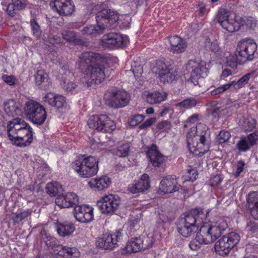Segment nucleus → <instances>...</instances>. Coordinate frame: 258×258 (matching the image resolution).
Wrapping results in <instances>:
<instances>
[{"instance_id":"nucleus-1","label":"nucleus","mask_w":258,"mask_h":258,"mask_svg":"<svg viewBox=\"0 0 258 258\" xmlns=\"http://www.w3.org/2000/svg\"><path fill=\"white\" fill-rule=\"evenodd\" d=\"M186 141L190 152L203 155L209 150L210 131L204 124L194 126L187 133Z\"/></svg>"},{"instance_id":"nucleus-2","label":"nucleus","mask_w":258,"mask_h":258,"mask_svg":"<svg viewBox=\"0 0 258 258\" xmlns=\"http://www.w3.org/2000/svg\"><path fill=\"white\" fill-rule=\"evenodd\" d=\"M8 134L12 143L18 147H24L32 142V129L20 118H15L8 125Z\"/></svg>"},{"instance_id":"nucleus-3","label":"nucleus","mask_w":258,"mask_h":258,"mask_svg":"<svg viewBox=\"0 0 258 258\" xmlns=\"http://www.w3.org/2000/svg\"><path fill=\"white\" fill-rule=\"evenodd\" d=\"M119 20V16L117 13L110 9H104L96 14L97 25H91L84 27L82 33L84 35L96 37L102 34L106 29L115 27L116 23Z\"/></svg>"},{"instance_id":"nucleus-4","label":"nucleus","mask_w":258,"mask_h":258,"mask_svg":"<svg viewBox=\"0 0 258 258\" xmlns=\"http://www.w3.org/2000/svg\"><path fill=\"white\" fill-rule=\"evenodd\" d=\"M204 218V214L198 209L182 215L177 223L178 232L183 237L190 236L198 231Z\"/></svg>"},{"instance_id":"nucleus-5","label":"nucleus","mask_w":258,"mask_h":258,"mask_svg":"<svg viewBox=\"0 0 258 258\" xmlns=\"http://www.w3.org/2000/svg\"><path fill=\"white\" fill-rule=\"evenodd\" d=\"M73 167L82 177H90L98 172V161L94 156L80 155L73 163Z\"/></svg>"},{"instance_id":"nucleus-6","label":"nucleus","mask_w":258,"mask_h":258,"mask_svg":"<svg viewBox=\"0 0 258 258\" xmlns=\"http://www.w3.org/2000/svg\"><path fill=\"white\" fill-rule=\"evenodd\" d=\"M106 66L101 60H99L84 72L80 82L87 87L93 83L100 84L108 76V69Z\"/></svg>"},{"instance_id":"nucleus-7","label":"nucleus","mask_w":258,"mask_h":258,"mask_svg":"<svg viewBox=\"0 0 258 258\" xmlns=\"http://www.w3.org/2000/svg\"><path fill=\"white\" fill-rule=\"evenodd\" d=\"M23 116L34 124H42L46 120L47 113L45 108L33 100L27 101L23 108Z\"/></svg>"},{"instance_id":"nucleus-8","label":"nucleus","mask_w":258,"mask_h":258,"mask_svg":"<svg viewBox=\"0 0 258 258\" xmlns=\"http://www.w3.org/2000/svg\"><path fill=\"white\" fill-rule=\"evenodd\" d=\"M227 228L228 225L224 221L214 225L205 223L200 229L198 237L202 242H205V244H208L216 240Z\"/></svg>"},{"instance_id":"nucleus-9","label":"nucleus","mask_w":258,"mask_h":258,"mask_svg":"<svg viewBox=\"0 0 258 258\" xmlns=\"http://www.w3.org/2000/svg\"><path fill=\"white\" fill-rule=\"evenodd\" d=\"M216 19L222 28L229 33L240 31V16L236 14L225 9H220Z\"/></svg>"},{"instance_id":"nucleus-10","label":"nucleus","mask_w":258,"mask_h":258,"mask_svg":"<svg viewBox=\"0 0 258 258\" xmlns=\"http://www.w3.org/2000/svg\"><path fill=\"white\" fill-rule=\"evenodd\" d=\"M87 124L90 128L103 133H111L116 128L114 122L105 114L90 116Z\"/></svg>"},{"instance_id":"nucleus-11","label":"nucleus","mask_w":258,"mask_h":258,"mask_svg":"<svg viewBox=\"0 0 258 258\" xmlns=\"http://www.w3.org/2000/svg\"><path fill=\"white\" fill-rule=\"evenodd\" d=\"M105 98L108 105L114 108H119L128 104L130 96L125 90L114 88L107 92Z\"/></svg>"},{"instance_id":"nucleus-12","label":"nucleus","mask_w":258,"mask_h":258,"mask_svg":"<svg viewBox=\"0 0 258 258\" xmlns=\"http://www.w3.org/2000/svg\"><path fill=\"white\" fill-rule=\"evenodd\" d=\"M240 239L239 235L235 232H231L223 236L215 244L216 253L222 256L226 255L238 243Z\"/></svg>"},{"instance_id":"nucleus-13","label":"nucleus","mask_w":258,"mask_h":258,"mask_svg":"<svg viewBox=\"0 0 258 258\" xmlns=\"http://www.w3.org/2000/svg\"><path fill=\"white\" fill-rule=\"evenodd\" d=\"M257 44L253 39L246 38L240 40L237 44L236 51L241 59L251 61L255 57Z\"/></svg>"},{"instance_id":"nucleus-14","label":"nucleus","mask_w":258,"mask_h":258,"mask_svg":"<svg viewBox=\"0 0 258 258\" xmlns=\"http://www.w3.org/2000/svg\"><path fill=\"white\" fill-rule=\"evenodd\" d=\"M128 42V36L118 33H110L103 35L100 43L105 48L115 49L126 46Z\"/></svg>"},{"instance_id":"nucleus-15","label":"nucleus","mask_w":258,"mask_h":258,"mask_svg":"<svg viewBox=\"0 0 258 258\" xmlns=\"http://www.w3.org/2000/svg\"><path fill=\"white\" fill-rule=\"evenodd\" d=\"M152 244V237H146L144 239L140 237L132 238L126 243V246L121 250L120 253L122 254H126L137 252L142 249L150 248Z\"/></svg>"},{"instance_id":"nucleus-16","label":"nucleus","mask_w":258,"mask_h":258,"mask_svg":"<svg viewBox=\"0 0 258 258\" xmlns=\"http://www.w3.org/2000/svg\"><path fill=\"white\" fill-rule=\"evenodd\" d=\"M122 230H116L114 233H105L96 240V246L104 249H112L115 247L117 242L122 239Z\"/></svg>"},{"instance_id":"nucleus-17","label":"nucleus","mask_w":258,"mask_h":258,"mask_svg":"<svg viewBox=\"0 0 258 258\" xmlns=\"http://www.w3.org/2000/svg\"><path fill=\"white\" fill-rule=\"evenodd\" d=\"M156 74L160 81L164 84L172 82L177 76V72L168 66L163 61H158L157 63Z\"/></svg>"},{"instance_id":"nucleus-18","label":"nucleus","mask_w":258,"mask_h":258,"mask_svg":"<svg viewBox=\"0 0 258 258\" xmlns=\"http://www.w3.org/2000/svg\"><path fill=\"white\" fill-rule=\"evenodd\" d=\"M188 64L191 66L192 68L191 81L195 85H200V83L203 80V78L207 76L208 70L206 67L205 62L202 60L200 61L190 60Z\"/></svg>"},{"instance_id":"nucleus-19","label":"nucleus","mask_w":258,"mask_h":258,"mask_svg":"<svg viewBox=\"0 0 258 258\" xmlns=\"http://www.w3.org/2000/svg\"><path fill=\"white\" fill-rule=\"evenodd\" d=\"M101 59V57L98 53L92 51L84 52L79 57L78 61L79 69L83 74L86 70L90 69Z\"/></svg>"},{"instance_id":"nucleus-20","label":"nucleus","mask_w":258,"mask_h":258,"mask_svg":"<svg viewBox=\"0 0 258 258\" xmlns=\"http://www.w3.org/2000/svg\"><path fill=\"white\" fill-rule=\"evenodd\" d=\"M76 219L82 223H88L94 219L93 208L86 205H77L74 208Z\"/></svg>"},{"instance_id":"nucleus-21","label":"nucleus","mask_w":258,"mask_h":258,"mask_svg":"<svg viewBox=\"0 0 258 258\" xmlns=\"http://www.w3.org/2000/svg\"><path fill=\"white\" fill-rule=\"evenodd\" d=\"M50 5L60 15H70L74 11V5L71 0H54L50 3Z\"/></svg>"},{"instance_id":"nucleus-22","label":"nucleus","mask_w":258,"mask_h":258,"mask_svg":"<svg viewBox=\"0 0 258 258\" xmlns=\"http://www.w3.org/2000/svg\"><path fill=\"white\" fill-rule=\"evenodd\" d=\"M120 199L118 196L109 194L104 197L100 208L104 213H112L119 207Z\"/></svg>"},{"instance_id":"nucleus-23","label":"nucleus","mask_w":258,"mask_h":258,"mask_svg":"<svg viewBox=\"0 0 258 258\" xmlns=\"http://www.w3.org/2000/svg\"><path fill=\"white\" fill-rule=\"evenodd\" d=\"M79 197L74 192H68L58 196L55 201L56 205L61 208H68L79 204Z\"/></svg>"},{"instance_id":"nucleus-24","label":"nucleus","mask_w":258,"mask_h":258,"mask_svg":"<svg viewBox=\"0 0 258 258\" xmlns=\"http://www.w3.org/2000/svg\"><path fill=\"white\" fill-rule=\"evenodd\" d=\"M176 177L174 175L168 176L164 178L159 185V190L161 193H171L178 190L176 186Z\"/></svg>"},{"instance_id":"nucleus-25","label":"nucleus","mask_w":258,"mask_h":258,"mask_svg":"<svg viewBox=\"0 0 258 258\" xmlns=\"http://www.w3.org/2000/svg\"><path fill=\"white\" fill-rule=\"evenodd\" d=\"M169 41L170 43L169 51L173 53H181L184 52L187 47L185 40L178 36L175 35L169 37Z\"/></svg>"},{"instance_id":"nucleus-26","label":"nucleus","mask_w":258,"mask_h":258,"mask_svg":"<svg viewBox=\"0 0 258 258\" xmlns=\"http://www.w3.org/2000/svg\"><path fill=\"white\" fill-rule=\"evenodd\" d=\"M147 154L152 166L155 167H159L165 161V157L158 151L155 145H152L149 148Z\"/></svg>"},{"instance_id":"nucleus-27","label":"nucleus","mask_w":258,"mask_h":258,"mask_svg":"<svg viewBox=\"0 0 258 258\" xmlns=\"http://www.w3.org/2000/svg\"><path fill=\"white\" fill-rule=\"evenodd\" d=\"M4 110L10 116H23V111L20 109V104L13 99H9L4 103Z\"/></svg>"},{"instance_id":"nucleus-28","label":"nucleus","mask_w":258,"mask_h":258,"mask_svg":"<svg viewBox=\"0 0 258 258\" xmlns=\"http://www.w3.org/2000/svg\"><path fill=\"white\" fill-rule=\"evenodd\" d=\"M44 101L57 108H61L66 104V99L63 96L52 93H47L44 97Z\"/></svg>"},{"instance_id":"nucleus-29","label":"nucleus","mask_w":258,"mask_h":258,"mask_svg":"<svg viewBox=\"0 0 258 258\" xmlns=\"http://www.w3.org/2000/svg\"><path fill=\"white\" fill-rule=\"evenodd\" d=\"M247 206L250 215L255 220H258V192L252 191L248 194Z\"/></svg>"},{"instance_id":"nucleus-30","label":"nucleus","mask_w":258,"mask_h":258,"mask_svg":"<svg viewBox=\"0 0 258 258\" xmlns=\"http://www.w3.org/2000/svg\"><path fill=\"white\" fill-rule=\"evenodd\" d=\"M167 94L165 92L145 91L143 94V98L146 102L150 104L159 103L162 101L165 100L167 98Z\"/></svg>"},{"instance_id":"nucleus-31","label":"nucleus","mask_w":258,"mask_h":258,"mask_svg":"<svg viewBox=\"0 0 258 258\" xmlns=\"http://www.w3.org/2000/svg\"><path fill=\"white\" fill-rule=\"evenodd\" d=\"M111 180L107 176L96 177L89 182L91 187L95 190H102L107 188L111 184Z\"/></svg>"},{"instance_id":"nucleus-32","label":"nucleus","mask_w":258,"mask_h":258,"mask_svg":"<svg viewBox=\"0 0 258 258\" xmlns=\"http://www.w3.org/2000/svg\"><path fill=\"white\" fill-rule=\"evenodd\" d=\"M57 254L63 258H79L80 253L75 247H66L62 245L57 246Z\"/></svg>"},{"instance_id":"nucleus-33","label":"nucleus","mask_w":258,"mask_h":258,"mask_svg":"<svg viewBox=\"0 0 258 258\" xmlns=\"http://www.w3.org/2000/svg\"><path fill=\"white\" fill-rule=\"evenodd\" d=\"M56 230L59 236L65 237L71 235L75 231V227L72 223H64L58 224Z\"/></svg>"},{"instance_id":"nucleus-34","label":"nucleus","mask_w":258,"mask_h":258,"mask_svg":"<svg viewBox=\"0 0 258 258\" xmlns=\"http://www.w3.org/2000/svg\"><path fill=\"white\" fill-rule=\"evenodd\" d=\"M240 30H253L256 27V21L252 17L240 16Z\"/></svg>"},{"instance_id":"nucleus-35","label":"nucleus","mask_w":258,"mask_h":258,"mask_svg":"<svg viewBox=\"0 0 258 258\" xmlns=\"http://www.w3.org/2000/svg\"><path fill=\"white\" fill-rule=\"evenodd\" d=\"M197 104V100L195 98L189 97L180 102L175 103L174 106L180 109H187L196 106Z\"/></svg>"},{"instance_id":"nucleus-36","label":"nucleus","mask_w":258,"mask_h":258,"mask_svg":"<svg viewBox=\"0 0 258 258\" xmlns=\"http://www.w3.org/2000/svg\"><path fill=\"white\" fill-rule=\"evenodd\" d=\"M47 192L51 196H56L62 191L61 185L58 182H52L47 184Z\"/></svg>"},{"instance_id":"nucleus-37","label":"nucleus","mask_w":258,"mask_h":258,"mask_svg":"<svg viewBox=\"0 0 258 258\" xmlns=\"http://www.w3.org/2000/svg\"><path fill=\"white\" fill-rule=\"evenodd\" d=\"M60 85L63 90L68 93L73 92L77 88V85L66 77H62Z\"/></svg>"},{"instance_id":"nucleus-38","label":"nucleus","mask_w":258,"mask_h":258,"mask_svg":"<svg viewBox=\"0 0 258 258\" xmlns=\"http://www.w3.org/2000/svg\"><path fill=\"white\" fill-rule=\"evenodd\" d=\"M137 184L139 185L142 192L145 191L148 189L150 187V180L149 176L147 174H143L140 177V179L138 181H136Z\"/></svg>"},{"instance_id":"nucleus-39","label":"nucleus","mask_w":258,"mask_h":258,"mask_svg":"<svg viewBox=\"0 0 258 258\" xmlns=\"http://www.w3.org/2000/svg\"><path fill=\"white\" fill-rule=\"evenodd\" d=\"M252 73H247L246 75H245L243 77L241 78L237 82L232 81L231 83H233V84H232V86H233V87L235 89H238L239 88H241L248 83L250 77L252 76Z\"/></svg>"},{"instance_id":"nucleus-40","label":"nucleus","mask_w":258,"mask_h":258,"mask_svg":"<svg viewBox=\"0 0 258 258\" xmlns=\"http://www.w3.org/2000/svg\"><path fill=\"white\" fill-rule=\"evenodd\" d=\"M129 150V144H124L115 149L114 151V154L119 157H125L128 156Z\"/></svg>"},{"instance_id":"nucleus-41","label":"nucleus","mask_w":258,"mask_h":258,"mask_svg":"<svg viewBox=\"0 0 258 258\" xmlns=\"http://www.w3.org/2000/svg\"><path fill=\"white\" fill-rule=\"evenodd\" d=\"M245 230L248 233L255 234L258 233V221L249 220L247 222Z\"/></svg>"},{"instance_id":"nucleus-42","label":"nucleus","mask_w":258,"mask_h":258,"mask_svg":"<svg viewBox=\"0 0 258 258\" xmlns=\"http://www.w3.org/2000/svg\"><path fill=\"white\" fill-rule=\"evenodd\" d=\"M205 47L214 53H218L220 51V48L216 41L211 42L209 38L206 39Z\"/></svg>"},{"instance_id":"nucleus-43","label":"nucleus","mask_w":258,"mask_h":258,"mask_svg":"<svg viewBox=\"0 0 258 258\" xmlns=\"http://www.w3.org/2000/svg\"><path fill=\"white\" fill-rule=\"evenodd\" d=\"M236 146L238 149L242 152H246L251 147L246 137L241 138L237 143Z\"/></svg>"},{"instance_id":"nucleus-44","label":"nucleus","mask_w":258,"mask_h":258,"mask_svg":"<svg viewBox=\"0 0 258 258\" xmlns=\"http://www.w3.org/2000/svg\"><path fill=\"white\" fill-rule=\"evenodd\" d=\"M200 235V232L197 233L196 238L193 239L190 241L189 244V248L193 250H197L199 249L201 247V245L202 244H205V242H202L200 237H198Z\"/></svg>"},{"instance_id":"nucleus-45","label":"nucleus","mask_w":258,"mask_h":258,"mask_svg":"<svg viewBox=\"0 0 258 258\" xmlns=\"http://www.w3.org/2000/svg\"><path fill=\"white\" fill-rule=\"evenodd\" d=\"M35 83L37 85H40L45 81L48 77L47 74L43 70H38L35 76Z\"/></svg>"},{"instance_id":"nucleus-46","label":"nucleus","mask_w":258,"mask_h":258,"mask_svg":"<svg viewBox=\"0 0 258 258\" xmlns=\"http://www.w3.org/2000/svg\"><path fill=\"white\" fill-rule=\"evenodd\" d=\"M30 24L33 34L37 38H39L42 33L40 27L38 23L35 21L34 19H31L30 21Z\"/></svg>"},{"instance_id":"nucleus-47","label":"nucleus","mask_w":258,"mask_h":258,"mask_svg":"<svg viewBox=\"0 0 258 258\" xmlns=\"http://www.w3.org/2000/svg\"><path fill=\"white\" fill-rule=\"evenodd\" d=\"M237 57L235 54H229L226 57V63L233 69L237 67Z\"/></svg>"},{"instance_id":"nucleus-48","label":"nucleus","mask_w":258,"mask_h":258,"mask_svg":"<svg viewBox=\"0 0 258 258\" xmlns=\"http://www.w3.org/2000/svg\"><path fill=\"white\" fill-rule=\"evenodd\" d=\"M14 215H15V217H14V222L18 223L30 216L31 212L28 211H24L20 213H16Z\"/></svg>"},{"instance_id":"nucleus-49","label":"nucleus","mask_w":258,"mask_h":258,"mask_svg":"<svg viewBox=\"0 0 258 258\" xmlns=\"http://www.w3.org/2000/svg\"><path fill=\"white\" fill-rule=\"evenodd\" d=\"M144 118L145 116L142 114L135 115L131 118L129 124L132 126H135L143 121Z\"/></svg>"},{"instance_id":"nucleus-50","label":"nucleus","mask_w":258,"mask_h":258,"mask_svg":"<svg viewBox=\"0 0 258 258\" xmlns=\"http://www.w3.org/2000/svg\"><path fill=\"white\" fill-rule=\"evenodd\" d=\"M230 137L231 135L229 132L222 131L219 133L217 137V141L220 144L224 143L229 140Z\"/></svg>"},{"instance_id":"nucleus-51","label":"nucleus","mask_w":258,"mask_h":258,"mask_svg":"<svg viewBox=\"0 0 258 258\" xmlns=\"http://www.w3.org/2000/svg\"><path fill=\"white\" fill-rule=\"evenodd\" d=\"M62 36L68 42H74L76 40V34L73 31H64L62 33Z\"/></svg>"},{"instance_id":"nucleus-52","label":"nucleus","mask_w":258,"mask_h":258,"mask_svg":"<svg viewBox=\"0 0 258 258\" xmlns=\"http://www.w3.org/2000/svg\"><path fill=\"white\" fill-rule=\"evenodd\" d=\"M232 84H233V83H229L219 87L211 92V95H216L222 93L232 86Z\"/></svg>"},{"instance_id":"nucleus-53","label":"nucleus","mask_w":258,"mask_h":258,"mask_svg":"<svg viewBox=\"0 0 258 258\" xmlns=\"http://www.w3.org/2000/svg\"><path fill=\"white\" fill-rule=\"evenodd\" d=\"M2 80L8 85H14L16 81V77L13 75H3L2 76Z\"/></svg>"},{"instance_id":"nucleus-54","label":"nucleus","mask_w":258,"mask_h":258,"mask_svg":"<svg viewBox=\"0 0 258 258\" xmlns=\"http://www.w3.org/2000/svg\"><path fill=\"white\" fill-rule=\"evenodd\" d=\"M170 128V122L167 120L161 121L158 124V128L161 131L168 132Z\"/></svg>"},{"instance_id":"nucleus-55","label":"nucleus","mask_w":258,"mask_h":258,"mask_svg":"<svg viewBox=\"0 0 258 258\" xmlns=\"http://www.w3.org/2000/svg\"><path fill=\"white\" fill-rule=\"evenodd\" d=\"M222 179L220 174L213 175L210 179V184L212 186H218L221 183Z\"/></svg>"},{"instance_id":"nucleus-56","label":"nucleus","mask_w":258,"mask_h":258,"mask_svg":"<svg viewBox=\"0 0 258 258\" xmlns=\"http://www.w3.org/2000/svg\"><path fill=\"white\" fill-rule=\"evenodd\" d=\"M18 11V10L16 9V6L12 3L9 4L6 9L7 13L11 17H14Z\"/></svg>"},{"instance_id":"nucleus-57","label":"nucleus","mask_w":258,"mask_h":258,"mask_svg":"<svg viewBox=\"0 0 258 258\" xmlns=\"http://www.w3.org/2000/svg\"><path fill=\"white\" fill-rule=\"evenodd\" d=\"M140 188H141V187H139L136 181H135L128 185V190L132 194H137L142 192Z\"/></svg>"},{"instance_id":"nucleus-58","label":"nucleus","mask_w":258,"mask_h":258,"mask_svg":"<svg viewBox=\"0 0 258 258\" xmlns=\"http://www.w3.org/2000/svg\"><path fill=\"white\" fill-rule=\"evenodd\" d=\"M249 144L251 146L255 145L258 140V135L255 133L250 134L246 137Z\"/></svg>"},{"instance_id":"nucleus-59","label":"nucleus","mask_w":258,"mask_h":258,"mask_svg":"<svg viewBox=\"0 0 258 258\" xmlns=\"http://www.w3.org/2000/svg\"><path fill=\"white\" fill-rule=\"evenodd\" d=\"M12 3L16 6V9L19 10L25 9L26 6V0H12Z\"/></svg>"},{"instance_id":"nucleus-60","label":"nucleus","mask_w":258,"mask_h":258,"mask_svg":"<svg viewBox=\"0 0 258 258\" xmlns=\"http://www.w3.org/2000/svg\"><path fill=\"white\" fill-rule=\"evenodd\" d=\"M245 163L242 160H240L237 162L236 171L233 173L234 176L238 177L240 174L243 171Z\"/></svg>"},{"instance_id":"nucleus-61","label":"nucleus","mask_w":258,"mask_h":258,"mask_svg":"<svg viewBox=\"0 0 258 258\" xmlns=\"http://www.w3.org/2000/svg\"><path fill=\"white\" fill-rule=\"evenodd\" d=\"M155 121V119L153 118H151L147 119L144 122L140 124L139 128L141 130H143L150 126Z\"/></svg>"},{"instance_id":"nucleus-62","label":"nucleus","mask_w":258,"mask_h":258,"mask_svg":"<svg viewBox=\"0 0 258 258\" xmlns=\"http://www.w3.org/2000/svg\"><path fill=\"white\" fill-rule=\"evenodd\" d=\"M187 173L188 175V180L191 181H194L197 179L198 176V173L197 170L194 168H190L188 169Z\"/></svg>"},{"instance_id":"nucleus-63","label":"nucleus","mask_w":258,"mask_h":258,"mask_svg":"<svg viewBox=\"0 0 258 258\" xmlns=\"http://www.w3.org/2000/svg\"><path fill=\"white\" fill-rule=\"evenodd\" d=\"M48 41L49 44H47V45L48 46H50L51 45H53L55 44H58L60 42V39L59 37L57 36H50L48 38Z\"/></svg>"},{"instance_id":"nucleus-64","label":"nucleus","mask_w":258,"mask_h":258,"mask_svg":"<svg viewBox=\"0 0 258 258\" xmlns=\"http://www.w3.org/2000/svg\"><path fill=\"white\" fill-rule=\"evenodd\" d=\"M59 73L61 75H65L66 76H72V74L69 71V68L67 64H65L61 66V69L59 70Z\"/></svg>"}]
</instances>
